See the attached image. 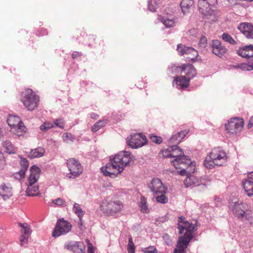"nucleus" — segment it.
<instances>
[{
	"instance_id": "obj_24",
	"label": "nucleus",
	"mask_w": 253,
	"mask_h": 253,
	"mask_svg": "<svg viewBox=\"0 0 253 253\" xmlns=\"http://www.w3.org/2000/svg\"><path fill=\"white\" fill-rule=\"evenodd\" d=\"M26 193L29 196H36L38 195L39 193V186L37 184L28 183Z\"/></svg>"
},
{
	"instance_id": "obj_49",
	"label": "nucleus",
	"mask_w": 253,
	"mask_h": 253,
	"mask_svg": "<svg viewBox=\"0 0 253 253\" xmlns=\"http://www.w3.org/2000/svg\"><path fill=\"white\" fill-rule=\"evenodd\" d=\"M55 125L60 128H63L64 126V121L63 119H57L54 121Z\"/></svg>"
},
{
	"instance_id": "obj_56",
	"label": "nucleus",
	"mask_w": 253,
	"mask_h": 253,
	"mask_svg": "<svg viewBox=\"0 0 253 253\" xmlns=\"http://www.w3.org/2000/svg\"><path fill=\"white\" fill-rule=\"evenodd\" d=\"M248 127L249 128L253 127V116L251 117L248 124Z\"/></svg>"
},
{
	"instance_id": "obj_30",
	"label": "nucleus",
	"mask_w": 253,
	"mask_h": 253,
	"mask_svg": "<svg viewBox=\"0 0 253 253\" xmlns=\"http://www.w3.org/2000/svg\"><path fill=\"white\" fill-rule=\"evenodd\" d=\"M26 129V127L23 125L22 122L16 126L11 128L10 131L18 136H21L25 132Z\"/></svg>"
},
{
	"instance_id": "obj_5",
	"label": "nucleus",
	"mask_w": 253,
	"mask_h": 253,
	"mask_svg": "<svg viewBox=\"0 0 253 253\" xmlns=\"http://www.w3.org/2000/svg\"><path fill=\"white\" fill-rule=\"evenodd\" d=\"M100 208L104 213L113 215L123 210L124 204L119 200L105 199L102 201Z\"/></svg>"
},
{
	"instance_id": "obj_46",
	"label": "nucleus",
	"mask_w": 253,
	"mask_h": 253,
	"mask_svg": "<svg viewBox=\"0 0 253 253\" xmlns=\"http://www.w3.org/2000/svg\"><path fill=\"white\" fill-rule=\"evenodd\" d=\"M150 139L153 142L158 144L161 143L162 142V138L160 136L155 135H150Z\"/></svg>"
},
{
	"instance_id": "obj_54",
	"label": "nucleus",
	"mask_w": 253,
	"mask_h": 253,
	"mask_svg": "<svg viewBox=\"0 0 253 253\" xmlns=\"http://www.w3.org/2000/svg\"><path fill=\"white\" fill-rule=\"evenodd\" d=\"M88 249L87 251L88 253H94L93 250V247L92 245L89 243V241H88Z\"/></svg>"
},
{
	"instance_id": "obj_34",
	"label": "nucleus",
	"mask_w": 253,
	"mask_h": 253,
	"mask_svg": "<svg viewBox=\"0 0 253 253\" xmlns=\"http://www.w3.org/2000/svg\"><path fill=\"white\" fill-rule=\"evenodd\" d=\"M167 191H164V193H160L158 195H154L156 200L158 203L161 204H166L168 202V198L166 196Z\"/></svg>"
},
{
	"instance_id": "obj_45",
	"label": "nucleus",
	"mask_w": 253,
	"mask_h": 253,
	"mask_svg": "<svg viewBox=\"0 0 253 253\" xmlns=\"http://www.w3.org/2000/svg\"><path fill=\"white\" fill-rule=\"evenodd\" d=\"M52 127L53 125L51 123L45 122L40 126V129L42 131H46Z\"/></svg>"
},
{
	"instance_id": "obj_55",
	"label": "nucleus",
	"mask_w": 253,
	"mask_h": 253,
	"mask_svg": "<svg viewBox=\"0 0 253 253\" xmlns=\"http://www.w3.org/2000/svg\"><path fill=\"white\" fill-rule=\"evenodd\" d=\"M90 117L92 119L96 120L99 118V115L94 113L90 114Z\"/></svg>"
},
{
	"instance_id": "obj_50",
	"label": "nucleus",
	"mask_w": 253,
	"mask_h": 253,
	"mask_svg": "<svg viewBox=\"0 0 253 253\" xmlns=\"http://www.w3.org/2000/svg\"><path fill=\"white\" fill-rule=\"evenodd\" d=\"M29 237V236L28 235H21L20 238V245L21 246H23L25 243H27Z\"/></svg>"
},
{
	"instance_id": "obj_53",
	"label": "nucleus",
	"mask_w": 253,
	"mask_h": 253,
	"mask_svg": "<svg viewBox=\"0 0 253 253\" xmlns=\"http://www.w3.org/2000/svg\"><path fill=\"white\" fill-rule=\"evenodd\" d=\"M81 52L78 51H74L72 54V57L73 59H77L78 58L81 57Z\"/></svg>"
},
{
	"instance_id": "obj_4",
	"label": "nucleus",
	"mask_w": 253,
	"mask_h": 253,
	"mask_svg": "<svg viewBox=\"0 0 253 253\" xmlns=\"http://www.w3.org/2000/svg\"><path fill=\"white\" fill-rule=\"evenodd\" d=\"M227 160L226 153L219 147H215L206 157L204 162L205 166L208 169H212L215 166L224 165Z\"/></svg>"
},
{
	"instance_id": "obj_44",
	"label": "nucleus",
	"mask_w": 253,
	"mask_h": 253,
	"mask_svg": "<svg viewBox=\"0 0 253 253\" xmlns=\"http://www.w3.org/2000/svg\"><path fill=\"white\" fill-rule=\"evenodd\" d=\"M172 147L171 146H169L167 149H164L162 150L161 152L163 156L164 157H171V151H172Z\"/></svg>"
},
{
	"instance_id": "obj_15",
	"label": "nucleus",
	"mask_w": 253,
	"mask_h": 253,
	"mask_svg": "<svg viewBox=\"0 0 253 253\" xmlns=\"http://www.w3.org/2000/svg\"><path fill=\"white\" fill-rule=\"evenodd\" d=\"M178 68L181 70V73L184 74L186 77L189 78V80H191L196 75V70L191 64H183L179 67Z\"/></svg>"
},
{
	"instance_id": "obj_29",
	"label": "nucleus",
	"mask_w": 253,
	"mask_h": 253,
	"mask_svg": "<svg viewBox=\"0 0 253 253\" xmlns=\"http://www.w3.org/2000/svg\"><path fill=\"white\" fill-rule=\"evenodd\" d=\"M7 122L11 128H13L22 123L18 117L12 115L8 116Z\"/></svg>"
},
{
	"instance_id": "obj_57",
	"label": "nucleus",
	"mask_w": 253,
	"mask_h": 253,
	"mask_svg": "<svg viewBox=\"0 0 253 253\" xmlns=\"http://www.w3.org/2000/svg\"><path fill=\"white\" fill-rule=\"evenodd\" d=\"M79 228H80V229L81 230H84V228L83 227V222L82 221V218L81 219L79 218Z\"/></svg>"
},
{
	"instance_id": "obj_9",
	"label": "nucleus",
	"mask_w": 253,
	"mask_h": 253,
	"mask_svg": "<svg viewBox=\"0 0 253 253\" xmlns=\"http://www.w3.org/2000/svg\"><path fill=\"white\" fill-rule=\"evenodd\" d=\"M72 228V224L64 219H60L57 222L55 229L52 233L53 237H58L69 232Z\"/></svg>"
},
{
	"instance_id": "obj_25",
	"label": "nucleus",
	"mask_w": 253,
	"mask_h": 253,
	"mask_svg": "<svg viewBox=\"0 0 253 253\" xmlns=\"http://www.w3.org/2000/svg\"><path fill=\"white\" fill-rule=\"evenodd\" d=\"M194 3L193 0H182L180 2V7L184 14L188 12Z\"/></svg>"
},
{
	"instance_id": "obj_51",
	"label": "nucleus",
	"mask_w": 253,
	"mask_h": 253,
	"mask_svg": "<svg viewBox=\"0 0 253 253\" xmlns=\"http://www.w3.org/2000/svg\"><path fill=\"white\" fill-rule=\"evenodd\" d=\"M52 202L57 206H61L63 205L64 201L61 198H57L53 200Z\"/></svg>"
},
{
	"instance_id": "obj_28",
	"label": "nucleus",
	"mask_w": 253,
	"mask_h": 253,
	"mask_svg": "<svg viewBox=\"0 0 253 253\" xmlns=\"http://www.w3.org/2000/svg\"><path fill=\"white\" fill-rule=\"evenodd\" d=\"M184 185L186 187L192 186L193 185H199V181L197 177L193 175L187 176L184 181Z\"/></svg>"
},
{
	"instance_id": "obj_41",
	"label": "nucleus",
	"mask_w": 253,
	"mask_h": 253,
	"mask_svg": "<svg viewBox=\"0 0 253 253\" xmlns=\"http://www.w3.org/2000/svg\"><path fill=\"white\" fill-rule=\"evenodd\" d=\"M21 165L22 166V169L20 171V174H24L25 170H27L29 166L28 161L24 158L21 159Z\"/></svg>"
},
{
	"instance_id": "obj_47",
	"label": "nucleus",
	"mask_w": 253,
	"mask_h": 253,
	"mask_svg": "<svg viewBox=\"0 0 253 253\" xmlns=\"http://www.w3.org/2000/svg\"><path fill=\"white\" fill-rule=\"evenodd\" d=\"M185 54H190L191 55L188 57V59L193 60L195 58L198 56V52L196 50V53L190 50H186L185 51Z\"/></svg>"
},
{
	"instance_id": "obj_11",
	"label": "nucleus",
	"mask_w": 253,
	"mask_h": 253,
	"mask_svg": "<svg viewBox=\"0 0 253 253\" xmlns=\"http://www.w3.org/2000/svg\"><path fill=\"white\" fill-rule=\"evenodd\" d=\"M244 125L242 119L235 118L231 119L225 125L226 129L232 134H237L241 132Z\"/></svg>"
},
{
	"instance_id": "obj_1",
	"label": "nucleus",
	"mask_w": 253,
	"mask_h": 253,
	"mask_svg": "<svg viewBox=\"0 0 253 253\" xmlns=\"http://www.w3.org/2000/svg\"><path fill=\"white\" fill-rule=\"evenodd\" d=\"M133 156L128 152H120L111 159L110 162L101 169L105 176L115 177L122 172L125 167L133 161Z\"/></svg>"
},
{
	"instance_id": "obj_26",
	"label": "nucleus",
	"mask_w": 253,
	"mask_h": 253,
	"mask_svg": "<svg viewBox=\"0 0 253 253\" xmlns=\"http://www.w3.org/2000/svg\"><path fill=\"white\" fill-rule=\"evenodd\" d=\"M245 191L249 196L253 195V182L250 180H245L243 182Z\"/></svg>"
},
{
	"instance_id": "obj_35",
	"label": "nucleus",
	"mask_w": 253,
	"mask_h": 253,
	"mask_svg": "<svg viewBox=\"0 0 253 253\" xmlns=\"http://www.w3.org/2000/svg\"><path fill=\"white\" fill-rule=\"evenodd\" d=\"M139 207L141 212L143 213L149 212V210L148 207L147 200L146 198H145L144 196L141 197L139 203Z\"/></svg>"
},
{
	"instance_id": "obj_17",
	"label": "nucleus",
	"mask_w": 253,
	"mask_h": 253,
	"mask_svg": "<svg viewBox=\"0 0 253 253\" xmlns=\"http://www.w3.org/2000/svg\"><path fill=\"white\" fill-rule=\"evenodd\" d=\"M0 195L6 200L13 196L12 187L10 184L3 183L0 186Z\"/></svg>"
},
{
	"instance_id": "obj_42",
	"label": "nucleus",
	"mask_w": 253,
	"mask_h": 253,
	"mask_svg": "<svg viewBox=\"0 0 253 253\" xmlns=\"http://www.w3.org/2000/svg\"><path fill=\"white\" fill-rule=\"evenodd\" d=\"M148 9L152 11L155 12L157 8V4L155 0H150L148 2Z\"/></svg>"
},
{
	"instance_id": "obj_27",
	"label": "nucleus",
	"mask_w": 253,
	"mask_h": 253,
	"mask_svg": "<svg viewBox=\"0 0 253 253\" xmlns=\"http://www.w3.org/2000/svg\"><path fill=\"white\" fill-rule=\"evenodd\" d=\"M44 153V150L42 147H38L31 150L29 154L31 159L39 158L42 156Z\"/></svg>"
},
{
	"instance_id": "obj_60",
	"label": "nucleus",
	"mask_w": 253,
	"mask_h": 253,
	"mask_svg": "<svg viewBox=\"0 0 253 253\" xmlns=\"http://www.w3.org/2000/svg\"><path fill=\"white\" fill-rule=\"evenodd\" d=\"M90 39H91V40H92H92H94L95 39H94V37H93V36H91V37H90Z\"/></svg>"
},
{
	"instance_id": "obj_6",
	"label": "nucleus",
	"mask_w": 253,
	"mask_h": 253,
	"mask_svg": "<svg viewBox=\"0 0 253 253\" xmlns=\"http://www.w3.org/2000/svg\"><path fill=\"white\" fill-rule=\"evenodd\" d=\"M21 101L28 110H33L38 106L40 97L32 89L27 88L21 93Z\"/></svg>"
},
{
	"instance_id": "obj_23",
	"label": "nucleus",
	"mask_w": 253,
	"mask_h": 253,
	"mask_svg": "<svg viewBox=\"0 0 253 253\" xmlns=\"http://www.w3.org/2000/svg\"><path fill=\"white\" fill-rule=\"evenodd\" d=\"M188 130H184L180 132H177L174 135H173L169 139V142L171 143H176L180 142L183 138L188 133Z\"/></svg>"
},
{
	"instance_id": "obj_32",
	"label": "nucleus",
	"mask_w": 253,
	"mask_h": 253,
	"mask_svg": "<svg viewBox=\"0 0 253 253\" xmlns=\"http://www.w3.org/2000/svg\"><path fill=\"white\" fill-rule=\"evenodd\" d=\"M2 146L4 148L5 152L9 154H14L16 152V149L9 141L3 142Z\"/></svg>"
},
{
	"instance_id": "obj_13",
	"label": "nucleus",
	"mask_w": 253,
	"mask_h": 253,
	"mask_svg": "<svg viewBox=\"0 0 253 253\" xmlns=\"http://www.w3.org/2000/svg\"><path fill=\"white\" fill-rule=\"evenodd\" d=\"M148 187L154 195L159 194L167 191V188L164 186L162 181L158 178H153L148 185Z\"/></svg>"
},
{
	"instance_id": "obj_21",
	"label": "nucleus",
	"mask_w": 253,
	"mask_h": 253,
	"mask_svg": "<svg viewBox=\"0 0 253 253\" xmlns=\"http://www.w3.org/2000/svg\"><path fill=\"white\" fill-rule=\"evenodd\" d=\"M189 240H184L183 238H179L176 245V248L173 251V253H186V249L189 244Z\"/></svg>"
},
{
	"instance_id": "obj_59",
	"label": "nucleus",
	"mask_w": 253,
	"mask_h": 253,
	"mask_svg": "<svg viewBox=\"0 0 253 253\" xmlns=\"http://www.w3.org/2000/svg\"><path fill=\"white\" fill-rule=\"evenodd\" d=\"M248 177L253 180V172L250 173L248 175Z\"/></svg>"
},
{
	"instance_id": "obj_8",
	"label": "nucleus",
	"mask_w": 253,
	"mask_h": 253,
	"mask_svg": "<svg viewBox=\"0 0 253 253\" xmlns=\"http://www.w3.org/2000/svg\"><path fill=\"white\" fill-rule=\"evenodd\" d=\"M229 208L233 214L238 218L247 220L249 219L246 208L241 201H237L230 203Z\"/></svg>"
},
{
	"instance_id": "obj_31",
	"label": "nucleus",
	"mask_w": 253,
	"mask_h": 253,
	"mask_svg": "<svg viewBox=\"0 0 253 253\" xmlns=\"http://www.w3.org/2000/svg\"><path fill=\"white\" fill-rule=\"evenodd\" d=\"M159 20L166 28H170L175 26V21L174 19H169L166 17L160 16Z\"/></svg>"
},
{
	"instance_id": "obj_2",
	"label": "nucleus",
	"mask_w": 253,
	"mask_h": 253,
	"mask_svg": "<svg viewBox=\"0 0 253 253\" xmlns=\"http://www.w3.org/2000/svg\"><path fill=\"white\" fill-rule=\"evenodd\" d=\"M171 157L175 158L171 161L172 165L176 169H179L181 170L178 171L181 175L187 174V172H193L195 168L194 162L191 161L184 155L183 152L177 145H172Z\"/></svg>"
},
{
	"instance_id": "obj_43",
	"label": "nucleus",
	"mask_w": 253,
	"mask_h": 253,
	"mask_svg": "<svg viewBox=\"0 0 253 253\" xmlns=\"http://www.w3.org/2000/svg\"><path fill=\"white\" fill-rule=\"evenodd\" d=\"M141 251L144 253H157L158 252L157 249L153 246L143 248Z\"/></svg>"
},
{
	"instance_id": "obj_16",
	"label": "nucleus",
	"mask_w": 253,
	"mask_h": 253,
	"mask_svg": "<svg viewBox=\"0 0 253 253\" xmlns=\"http://www.w3.org/2000/svg\"><path fill=\"white\" fill-rule=\"evenodd\" d=\"M212 51L215 55L221 57L226 53L227 49L219 41L213 40L212 42Z\"/></svg>"
},
{
	"instance_id": "obj_7",
	"label": "nucleus",
	"mask_w": 253,
	"mask_h": 253,
	"mask_svg": "<svg viewBox=\"0 0 253 253\" xmlns=\"http://www.w3.org/2000/svg\"><path fill=\"white\" fill-rule=\"evenodd\" d=\"M196 227V224L190 223L186 220L184 217H180L178 223V228L179 230V233L182 234L184 230H186V232L184 235L181 236L179 238H183L184 240L186 241L189 240V242H190L193 238V233Z\"/></svg>"
},
{
	"instance_id": "obj_58",
	"label": "nucleus",
	"mask_w": 253,
	"mask_h": 253,
	"mask_svg": "<svg viewBox=\"0 0 253 253\" xmlns=\"http://www.w3.org/2000/svg\"><path fill=\"white\" fill-rule=\"evenodd\" d=\"M4 161V157L2 153L0 151V164Z\"/></svg>"
},
{
	"instance_id": "obj_14",
	"label": "nucleus",
	"mask_w": 253,
	"mask_h": 253,
	"mask_svg": "<svg viewBox=\"0 0 253 253\" xmlns=\"http://www.w3.org/2000/svg\"><path fill=\"white\" fill-rule=\"evenodd\" d=\"M238 29L248 39H253V24L251 23H242Z\"/></svg>"
},
{
	"instance_id": "obj_12",
	"label": "nucleus",
	"mask_w": 253,
	"mask_h": 253,
	"mask_svg": "<svg viewBox=\"0 0 253 253\" xmlns=\"http://www.w3.org/2000/svg\"><path fill=\"white\" fill-rule=\"evenodd\" d=\"M67 166L72 176L78 177L83 171L82 166L79 161L74 158H70L67 161Z\"/></svg>"
},
{
	"instance_id": "obj_48",
	"label": "nucleus",
	"mask_w": 253,
	"mask_h": 253,
	"mask_svg": "<svg viewBox=\"0 0 253 253\" xmlns=\"http://www.w3.org/2000/svg\"><path fill=\"white\" fill-rule=\"evenodd\" d=\"M163 239L165 241V242H166V243L168 245V246H170V245H171L172 244V239L171 238V237L168 234H164L163 235Z\"/></svg>"
},
{
	"instance_id": "obj_37",
	"label": "nucleus",
	"mask_w": 253,
	"mask_h": 253,
	"mask_svg": "<svg viewBox=\"0 0 253 253\" xmlns=\"http://www.w3.org/2000/svg\"><path fill=\"white\" fill-rule=\"evenodd\" d=\"M186 50H190L194 53H196V50L191 47H187L182 44H179L177 46V50L181 55H185V51Z\"/></svg>"
},
{
	"instance_id": "obj_52",
	"label": "nucleus",
	"mask_w": 253,
	"mask_h": 253,
	"mask_svg": "<svg viewBox=\"0 0 253 253\" xmlns=\"http://www.w3.org/2000/svg\"><path fill=\"white\" fill-rule=\"evenodd\" d=\"M207 43V38L205 37H202L200 41L199 44L201 46L205 47Z\"/></svg>"
},
{
	"instance_id": "obj_39",
	"label": "nucleus",
	"mask_w": 253,
	"mask_h": 253,
	"mask_svg": "<svg viewBox=\"0 0 253 253\" xmlns=\"http://www.w3.org/2000/svg\"><path fill=\"white\" fill-rule=\"evenodd\" d=\"M128 253H135V247L131 235L129 236L128 243L127 247Z\"/></svg>"
},
{
	"instance_id": "obj_36",
	"label": "nucleus",
	"mask_w": 253,
	"mask_h": 253,
	"mask_svg": "<svg viewBox=\"0 0 253 253\" xmlns=\"http://www.w3.org/2000/svg\"><path fill=\"white\" fill-rule=\"evenodd\" d=\"M108 123L107 120H99L96 122L92 127V131L96 132L101 128L104 127Z\"/></svg>"
},
{
	"instance_id": "obj_19",
	"label": "nucleus",
	"mask_w": 253,
	"mask_h": 253,
	"mask_svg": "<svg viewBox=\"0 0 253 253\" xmlns=\"http://www.w3.org/2000/svg\"><path fill=\"white\" fill-rule=\"evenodd\" d=\"M190 80L185 76H180L174 78V82L178 89H184L188 87Z\"/></svg>"
},
{
	"instance_id": "obj_22",
	"label": "nucleus",
	"mask_w": 253,
	"mask_h": 253,
	"mask_svg": "<svg viewBox=\"0 0 253 253\" xmlns=\"http://www.w3.org/2000/svg\"><path fill=\"white\" fill-rule=\"evenodd\" d=\"M66 248L72 251L75 253H84L85 247L84 243L81 242H76L74 244H69L66 245Z\"/></svg>"
},
{
	"instance_id": "obj_3",
	"label": "nucleus",
	"mask_w": 253,
	"mask_h": 253,
	"mask_svg": "<svg viewBox=\"0 0 253 253\" xmlns=\"http://www.w3.org/2000/svg\"><path fill=\"white\" fill-rule=\"evenodd\" d=\"M217 4V0H199L198 2L199 12L211 22L217 21L219 16Z\"/></svg>"
},
{
	"instance_id": "obj_33",
	"label": "nucleus",
	"mask_w": 253,
	"mask_h": 253,
	"mask_svg": "<svg viewBox=\"0 0 253 253\" xmlns=\"http://www.w3.org/2000/svg\"><path fill=\"white\" fill-rule=\"evenodd\" d=\"M18 225L21 227V235L30 236L31 233L30 226L26 223H18Z\"/></svg>"
},
{
	"instance_id": "obj_10",
	"label": "nucleus",
	"mask_w": 253,
	"mask_h": 253,
	"mask_svg": "<svg viewBox=\"0 0 253 253\" xmlns=\"http://www.w3.org/2000/svg\"><path fill=\"white\" fill-rule=\"evenodd\" d=\"M127 143L131 148H138L147 143L146 137L142 133H133L127 138Z\"/></svg>"
},
{
	"instance_id": "obj_20",
	"label": "nucleus",
	"mask_w": 253,
	"mask_h": 253,
	"mask_svg": "<svg viewBox=\"0 0 253 253\" xmlns=\"http://www.w3.org/2000/svg\"><path fill=\"white\" fill-rule=\"evenodd\" d=\"M30 172L29 183L36 184L40 177L41 169L38 167L33 166L30 168Z\"/></svg>"
},
{
	"instance_id": "obj_38",
	"label": "nucleus",
	"mask_w": 253,
	"mask_h": 253,
	"mask_svg": "<svg viewBox=\"0 0 253 253\" xmlns=\"http://www.w3.org/2000/svg\"><path fill=\"white\" fill-rule=\"evenodd\" d=\"M73 210L74 212L78 216L79 218L81 219L84 215V211L82 210L81 206L77 203H75L74 205Z\"/></svg>"
},
{
	"instance_id": "obj_40",
	"label": "nucleus",
	"mask_w": 253,
	"mask_h": 253,
	"mask_svg": "<svg viewBox=\"0 0 253 253\" xmlns=\"http://www.w3.org/2000/svg\"><path fill=\"white\" fill-rule=\"evenodd\" d=\"M222 39L225 42H229L231 44H235L236 42L232 37L228 33H224L222 35Z\"/></svg>"
},
{
	"instance_id": "obj_18",
	"label": "nucleus",
	"mask_w": 253,
	"mask_h": 253,
	"mask_svg": "<svg viewBox=\"0 0 253 253\" xmlns=\"http://www.w3.org/2000/svg\"><path fill=\"white\" fill-rule=\"evenodd\" d=\"M237 52L239 55L243 57L248 59L253 58V45L250 44L240 47Z\"/></svg>"
}]
</instances>
